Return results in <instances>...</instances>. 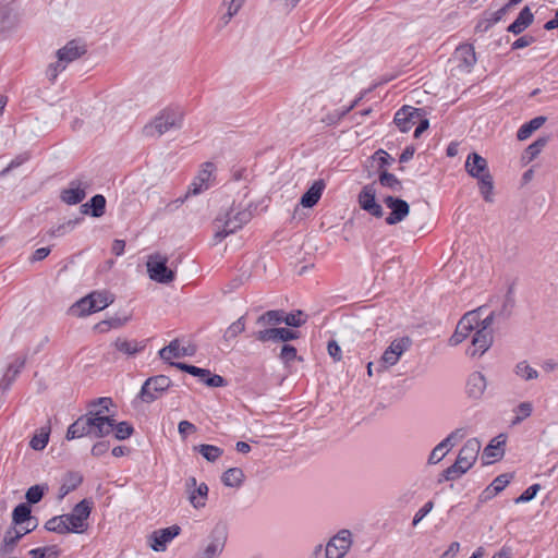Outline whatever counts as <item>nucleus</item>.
Masks as SVG:
<instances>
[{
  "instance_id": "nucleus-1",
  "label": "nucleus",
  "mask_w": 558,
  "mask_h": 558,
  "mask_svg": "<svg viewBox=\"0 0 558 558\" xmlns=\"http://www.w3.org/2000/svg\"><path fill=\"white\" fill-rule=\"evenodd\" d=\"M465 171L477 180L481 195L487 203L494 202V180L487 160L477 153H471L465 160Z\"/></svg>"
},
{
  "instance_id": "nucleus-2",
  "label": "nucleus",
  "mask_w": 558,
  "mask_h": 558,
  "mask_svg": "<svg viewBox=\"0 0 558 558\" xmlns=\"http://www.w3.org/2000/svg\"><path fill=\"white\" fill-rule=\"evenodd\" d=\"M184 113L180 108H165L151 122L146 124L143 132L146 136H161L170 130L182 128Z\"/></svg>"
},
{
  "instance_id": "nucleus-3",
  "label": "nucleus",
  "mask_w": 558,
  "mask_h": 558,
  "mask_svg": "<svg viewBox=\"0 0 558 558\" xmlns=\"http://www.w3.org/2000/svg\"><path fill=\"white\" fill-rule=\"evenodd\" d=\"M171 384V379L166 375L149 377L142 385L138 398L145 403H151L167 391Z\"/></svg>"
},
{
  "instance_id": "nucleus-4",
  "label": "nucleus",
  "mask_w": 558,
  "mask_h": 558,
  "mask_svg": "<svg viewBox=\"0 0 558 558\" xmlns=\"http://www.w3.org/2000/svg\"><path fill=\"white\" fill-rule=\"evenodd\" d=\"M168 258L160 254L148 257L146 266L149 278L159 283H170L174 280V271L167 266Z\"/></svg>"
},
{
  "instance_id": "nucleus-5",
  "label": "nucleus",
  "mask_w": 558,
  "mask_h": 558,
  "mask_svg": "<svg viewBox=\"0 0 558 558\" xmlns=\"http://www.w3.org/2000/svg\"><path fill=\"white\" fill-rule=\"evenodd\" d=\"M349 530L339 531L325 547V558H343L352 544Z\"/></svg>"
},
{
  "instance_id": "nucleus-6",
  "label": "nucleus",
  "mask_w": 558,
  "mask_h": 558,
  "mask_svg": "<svg viewBox=\"0 0 558 558\" xmlns=\"http://www.w3.org/2000/svg\"><path fill=\"white\" fill-rule=\"evenodd\" d=\"M466 435L464 428H457L452 430L445 439H442L429 453L428 463L436 464L440 462L449 450L462 440Z\"/></svg>"
},
{
  "instance_id": "nucleus-7",
  "label": "nucleus",
  "mask_w": 558,
  "mask_h": 558,
  "mask_svg": "<svg viewBox=\"0 0 558 558\" xmlns=\"http://www.w3.org/2000/svg\"><path fill=\"white\" fill-rule=\"evenodd\" d=\"M256 340L265 342H288L300 337V332L286 327L264 328L254 332Z\"/></svg>"
},
{
  "instance_id": "nucleus-8",
  "label": "nucleus",
  "mask_w": 558,
  "mask_h": 558,
  "mask_svg": "<svg viewBox=\"0 0 558 558\" xmlns=\"http://www.w3.org/2000/svg\"><path fill=\"white\" fill-rule=\"evenodd\" d=\"M357 202L360 207L369 215L376 218L384 216V209L376 201L375 183H368L362 187L357 195Z\"/></svg>"
},
{
  "instance_id": "nucleus-9",
  "label": "nucleus",
  "mask_w": 558,
  "mask_h": 558,
  "mask_svg": "<svg viewBox=\"0 0 558 558\" xmlns=\"http://www.w3.org/2000/svg\"><path fill=\"white\" fill-rule=\"evenodd\" d=\"M114 418L105 415L102 410H90V437L102 438L112 433Z\"/></svg>"
},
{
  "instance_id": "nucleus-10",
  "label": "nucleus",
  "mask_w": 558,
  "mask_h": 558,
  "mask_svg": "<svg viewBox=\"0 0 558 558\" xmlns=\"http://www.w3.org/2000/svg\"><path fill=\"white\" fill-rule=\"evenodd\" d=\"M384 204L390 209V213L385 220L389 226L403 221L410 213L409 204L402 198L386 196L384 198Z\"/></svg>"
},
{
  "instance_id": "nucleus-11",
  "label": "nucleus",
  "mask_w": 558,
  "mask_h": 558,
  "mask_svg": "<svg viewBox=\"0 0 558 558\" xmlns=\"http://www.w3.org/2000/svg\"><path fill=\"white\" fill-rule=\"evenodd\" d=\"M421 116H424V109L403 106L395 113L393 122L402 133H407Z\"/></svg>"
},
{
  "instance_id": "nucleus-12",
  "label": "nucleus",
  "mask_w": 558,
  "mask_h": 558,
  "mask_svg": "<svg viewBox=\"0 0 558 558\" xmlns=\"http://www.w3.org/2000/svg\"><path fill=\"white\" fill-rule=\"evenodd\" d=\"M411 340L408 337L393 340L384 351L380 365L385 368L398 363L401 355L410 348Z\"/></svg>"
},
{
  "instance_id": "nucleus-13",
  "label": "nucleus",
  "mask_w": 558,
  "mask_h": 558,
  "mask_svg": "<svg viewBox=\"0 0 558 558\" xmlns=\"http://www.w3.org/2000/svg\"><path fill=\"white\" fill-rule=\"evenodd\" d=\"M474 324H478V315L476 312L466 313L458 323L453 335L449 339L450 345H458L464 341L470 332L474 330Z\"/></svg>"
},
{
  "instance_id": "nucleus-14",
  "label": "nucleus",
  "mask_w": 558,
  "mask_h": 558,
  "mask_svg": "<svg viewBox=\"0 0 558 558\" xmlns=\"http://www.w3.org/2000/svg\"><path fill=\"white\" fill-rule=\"evenodd\" d=\"M180 532L181 527L177 524L154 531L149 536L150 547L155 551L166 550L168 543L177 537Z\"/></svg>"
},
{
  "instance_id": "nucleus-15",
  "label": "nucleus",
  "mask_w": 558,
  "mask_h": 558,
  "mask_svg": "<svg viewBox=\"0 0 558 558\" xmlns=\"http://www.w3.org/2000/svg\"><path fill=\"white\" fill-rule=\"evenodd\" d=\"M480 450L481 442L476 438L468 439L460 449L456 461L464 470L469 471L475 463Z\"/></svg>"
},
{
  "instance_id": "nucleus-16",
  "label": "nucleus",
  "mask_w": 558,
  "mask_h": 558,
  "mask_svg": "<svg viewBox=\"0 0 558 558\" xmlns=\"http://www.w3.org/2000/svg\"><path fill=\"white\" fill-rule=\"evenodd\" d=\"M215 170L213 162H205L198 174L189 186L187 195H198L210 186V180Z\"/></svg>"
},
{
  "instance_id": "nucleus-17",
  "label": "nucleus",
  "mask_w": 558,
  "mask_h": 558,
  "mask_svg": "<svg viewBox=\"0 0 558 558\" xmlns=\"http://www.w3.org/2000/svg\"><path fill=\"white\" fill-rule=\"evenodd\" d=\"M493 343L492 330L485 327L476 328L472 338V345L468 349V354L474 356L485 353Z\"/></svg>"
},
{
  "instance_id": "nucleus-18",
  "label": "nucleus",
  "mask_w": 558,
  "mask_h": 558,
  "mask_svg": "<svg viewBox=\"0 0 558 558\" xmlns=\"http://www.w3.org/2000/svg\"><path fill=\"white\" fill-rule=\"evenodd\" d=\"M453 59L461 71L471 72L476 63L474 47L470 44L459 45L453 52Z\"/></svg>"
},
{
  "instance_id": "nucleus-19",
  "label": "nucleus",
  "mask_w": 558,
  "mask_h": 558,
  "mask_svg": "<svg viewBox=\"0 0 558 558\" xmlns=\"http://www.w3.org/2000/svg\"><path fill=\"white\" fill-rule=\"evenodd\" d=\"M87 184L80 180H72L69 187L61 191L60 198L68 205H76L86 196Z\"/></svg>"
},
{
  "instance_id": "nucleus-20",
  "label": "nucleus",
  "mask_w": 558,
  "mask_h": 558,
  "mask_svg": "<svg viewBox=\"0 0 558 558\" xmlns=\"http://www.w3.org/2000/svg\"><path fill=\"white\" fill-rule=\"evenodd\" d=\"M487 387L486 377L481 372H473L466 380L465 391L469 398L480 400Z\"/></svg>"
},
{
  "instance_id": "nucleus-21",
  "label": "nucleus",
  "mask_w": 558,
  "mask_h": 558,
  "mask_svg": "<svg viewBox=\"0 0 558 558\" xmlns=\"http://www.w3.org/2000/svg\"><path fill=\"white\" fill-rule=\"evenodd\" d=\"M26 363L25 356L15 357L7 368V372L0 379V391L5 392L10 389L16 377L20 375Z\"/></svg>"
},
{
  "instance_id": "nucleus-22",
  "label": "nucleus",
  "mask_w": 558,
  "mask_h": 558,
  "mask_svg": "<svg viewBox=\"0 0 558 558\" xmlns=\"http://www.w3.org/2000/svg\"><path fill=\"white\" fill-rule=\"evenodd\" d=\"M197 482L195 477H189L186 480V487H195L192 492H190V502L195 509L204 508L206 505L207 496H208V486L206 483H201L197 487Z\"/></svg>"
},
{
  "instance_id": "nucleus-23",
  "label": "nucleus",
  "mask_w": 558,
  "mask_h": 558,
  "mask_svg": "<svg viewBox=\"0 0 558 558\" xmlns=\"http://www.w3.org/2000/svg\"><path fill=\"white\" fill-rule=\"evenodd\" d=\"M505 445L504 435H499L490 440L484 448L482 453V462L484 465H489L499 460L504 456L502 446Z\"/></svg>"
},
{
  "instance_id": "nucleus-24",
  "label": "nucleus",
  "mask_w": 558,
  "mask_h": 558,
  "mask_svg": "<svg viewBox=\"0 0 558 558\" xmlns=\"http://www.w3.org/2000/svg\"><path fill=\"white\" fill-rule=\"evenodd\" d=\"M90 410L82 416H80L75 422H73L66 430V439H75L84 436L90 437Z\"/></svg>"
},
{
  "instance_id": "nucleus-25",
  "label": "nucleus",
  "mask_w": 558,
  "mask_h": 558,
  "mask_svg": "<svg viewBox=\"0 0 558 558\" xmlns=\"http://www.w3.org/2000/svg\"><path fill=\"white\" fill-rule=\"evenodd\" d=\"M195 352L193 347H182L180 348L179 340H172L167 347H163L159 351V356L163 361H170L171 359H179L182 356L193 355Z\"/></svg>"
},
{
  "instance_id": "nucleus-26",
  "label": "nucleus",
  "mask_w": 558,
  "mask_h": 558,
  "mask_svg": "<svg viewBox=\"0 0 558 558\" xmlns=\"http://www.w3.org/2000/svg\"><path fill=\"white\" fill-rule=\"evenodd\" d=\"M512 475L504 473L498 475L480 495L481 501H487L505 489Z\"/></svg>"
},
{
  "instance_id": "nucleus-27",
  "label": "nucleus",
  "mask_w": 558,
  "mask_h": 558,
  "mask_svg": "<svg viewBox=\"0 0 558 558\" xmlns=\"http://www.w3.org/2000/svg\"><path fill=\"white\" fill-rule=\"evenodd\" d=\"M85 52V46H81L75 40H71L57 51V58L68 65V63L76 60Z\"/></svg>"
},
{
  "instance_id": "nucleus-28",
  "label": "nucleus",
  "mask_w": 558,
  "mask_h": 558,
  "mask_svg": "<svg viewBox=\"0 0 558 558\" xmlns=\"http://www.w3.org/2000/svg\"><path fill=\"white\" fill-rule=\"evenodd\" d=\"M325 189V182L323 180L315 181L312 186L302 195L300 205L305 208H312L315 206L322 197Z\"/></svg>"
},
{
  "instance_id": "nucleus-29",
  "label": "nucleus",
  "mask_w": 558,
  "mask_h": 558,
  "mask_svg": "<svg viewBox=\"0 0 558 558\" xmlns=\"http://www.w3.org/2000/svg\"><path fill=\"white\" fill-rule=\"evenodd\" d=\"M114 348L117 351L128 355L134 356L135 354L144 351L146 348V341H137V340H129L125 338H118L114 343Z\"/></svg>"
},
{
  "instance_id": "nucleus-30",
  "label": "nucleus",
  "mask_w": 558,
  "mask_h": 558,
  "mask_svg": "<svg viewBox=\"0 0 558 558\" xmlns=\"http://www.w3.org/2000/svg\"><path fill=\"white\" fill-rule=\"evenodd\" d=\"M232 211H227L223 218H217V221L222 222V228L218 229L214 234L215 243H219L225 240L228 235L234 233L241 229L240 225L231 217Z\"/></svg>"
},
{
  "instance_id": "nucleus-31",
  "label": "nucleus",
  "mask_w": 558,
  "mask_h": 558,
  "mask_svg": "<svg viewBox=\"0 0 558 558\" xmlns=\"http://www.w3.org/2000/svg\"><path fill=\"white\" fill-rule=\"evenodd\" d=\"M106 198L101 194L94 195L87 203L81 206L83 214L90 215L92 217L99 218L106 211Z\"/></svg>"
},
{
  "instance_id": "nucleus-32",
  "label": "nucleus",
  "mask_w": 558,
  "mask_h": 558,
  "mask_svg": "<svg viewBox=\"0 0 558 558\" xmlns=\"http://www.w3.org/2000/svg\"><path fill=\"white\" fill-rule=\"evenodd\" d=\"M83 482V476L80 472H68L59 488V499H63L68 494L75 490Z\"/></svg>"
},
{
  "instance_id": "nucleus-33",
  "label": "nucleus",
  "mask_w": 558,
  "mask_h": 558,
  "mask_svg": "<svg viewBox=\"0 0 558 558\" xmlns=\"http://www.w3.org/2000/svg\"><path fill=\"white\" fill-rule=\"evenodd\" d=\"M23 537V534H17L16 526H10L4 534L2 544L0 546V555L5 557L13 553L17 543Z\"/></svg>"
},
{
  "instance_id": "nucleus-34",
  "label": "nucleus",
  "mask_w": 558,
  "mask_h": 558,
  "mask_svg": "<svg viewBox=\"0 0 558 558\" xmlns=\"http://www.w3.org/2000/svg\"><path fill=\"white\" fill-rule=\"evenodd\" d=\"M283 310L267 311L257 317L256 325L263 326L265 328H268L267 326H270L269 328L276 327L277 325L283 323Z\"/></svg>"
},
{
  "instance_id": "nucleus-35",
  "label": "nucleus",
  "mask_w": 558,
  "mask_h": 558,
  "mask_svg": "<svg viewBox=\"0 0 558 558\" xmlns=\"http://www.w3.org/2000/svg\"><path fill=\"white\" fill-rule=\"evenodd\" d=\"M32 517V508L26 502L19 504L12 512L13 526L23 525L26 521H34Z\"/></svg>"
},
{
  "instance_id": "nucleus-36",
  "label": "nucleus",
  "mask_w": 558,
  "mask_h": 558,
  "mask_svg": "<svg viewBox=\"0 0 558 558\" xmlns=\"http://www.w3.org/2000/svg\"><path fill=\"white\" fill-rule=\"evenodd\" d=\"M93 313H95V310L89 294L80 299L70 307V314L76 317H85Z\"/></svg>"
},
{
  "instance_id": "nucleus-37",
  "label": "nucleus",
  "mask_w": 558,
  "mask_h": 558,
  "mask_svg": "<svg viewBox=\"0 0 558 558\" xmlns=\"http://www.w3.org/2000/svg\"><path fill=\"white\" fill-rule=\"evenodd\" d=\"M222 483L228 487H240L244 481V472L240 468H231L223 472Z\"/></svg>"
},
{
  "instance_id": "nucleus-38",
  "label": "nucleus",
  "mask_w": 558,
  "mask_h": 558,
  "mask_svg": "<svg viewBox=\"0 0 558 558\" xmlns=\"http://www.w3.org/2000/svg\"><path fill=\"white\" fill-rule=\"evenodd\" d=\"M93 301V307L96 312L105 310L113 302V296L107 291H94L89 293Z\"/></svg>"
},
{
  "instance_id": "nucleus-39",
  "label": "nucleus",
  "mask_w": 558,
  "mask_h": 558,
  "mask_svg": "<svg viewBox=\"0 0 558 558\" xmlns=\"http://www.w3.org/2000/svg\"><path fill=\"white\" fill-rule=\"evenodd\" d=\"M61 518H63L64 524L66 525V533L82 534L88 527V523H83L73 513L61 514Z\"/></svg>"
},
{
  "instance_id": "nucleus-40",
  "label": "nucleus",
  "mask_w": 558,
  "mask_h": 558,
  "mask_svg": "<svg viewBox=\"0 0 558 558\" xmlns=\"http://www.w3.org/2000/svg\"><path fill=\"white\" fill-rule=\"evenodd\" d=\"M48 490L49 486L47 484L31 486L25 494L26 504L29 506L38 504Z\"/></svg>"
},
{
  "instance_id": "nucleus-41",
  "label": "nucleus",
  "mask_w": 558,
  "mask_h": 558,
  "mask_svg": "<svg viewBox=\"0 0 558 558\" xmlns=\"http://www.w3.org/2000/svg\"><path fill=\"white\" fill-rule=\"evenodd\" d=\"M245 0H223L222 4L227 7V12L221 16V27L229 24L231 19L240 11Z\"/></svg>"
},
{
  "instance_id": "nucleus-42",
  "label": "nucleus",
  "mask_w": 558,
  "mask_h": 558,
  "mask_svg": "<svg viewBox=\"0 0 558 558\" xmlns=\"http://www.w3.org/2000/svg\"><path fill=\"white\" fill-rule=\"evenodd\" d=\"M379 183L393 192H401L403 189L401 181L393 173H390L387 170L380 171Z\"/></svg>"
},
{
  "instance_id": "nucleus-43",
  "label": "nucleus",
  "mask_w": 558,
  "mask_h": 558,
  "mask_svg": "<svg viewBox=\"0 0 558 558\" xmlns=\"http://www.w3.org/2000/svg\"><path fill=\"white\" fill-rule=\"evenodd\" d=\"M514 308L513 286H510L499 311H496L497 318H508Z\"/></svg>"
},
{
  "instance_id": "nucleus-44",
  "label": "nucleus",
  "mask_w": 558,
  "mask_h": 558,
  "mask_svg": "<svg viewBox=\"0 0 558 558\" xmlns=\"http://www.w3.org/2000/svg\"><path fill=\"white\" fill-rule=\"evenodd\" d=\"M112 433L118 440H125L134 433V427L126 421L117 422L114 420V426H112Z\"/></svg>"
},
{
  "instance_id": "nucleus-45",
  "label": "nucleus",
  "mask_w": 558,
  "mask_h": 558,
  "mask_svg": "<svg viewBox=\"0 0 558 558\" xmlns=\"http://www.w3.org/2000/svg\"><path fill=\"white\" fill-rule=\"evenodd\" d=\"M81 221L82 218L68 220L56 228H51L48 231V234L52 238L63 236L66 233L71 232Z\"/></svg>"
},
{
  "instance_id": "nucleus-46",
  "label": "nucleus",
  "mask_w": 558,
  "mask_h": 558,
  "mask_svg": "<svg viewBox=\"0 0 558 558\" xmlns=\"http://www.w3.org/2000/svg\"><path fill=\"white\" fill-rule=\"evenodd\" d=\"M196 450L209 462H215L223 453V450L221 448L214 446V445H205V444L196 447Z\"/></svg>"
},
{
  "instance_id": "nucleus-47",
  "label": "nucleus",
  "mask_w": 558,
  "mask_h": 558,
  "mask_svg": "<svg viewBox=\"0 0 558 558\" xmlns=\"http://www.w3.org/2000/svg\"><path fill=\"white\" fill-rule=\"evenodd\" d=\"M49 434H50L49 427H41L40 430L32 437V439L29 441V446L34 450H43L44 448H46V446L48 444Z\"/></svg>"
},
{
  "instance_id": "nucleus-48",
  "label": "nucleus",
  "mask_w": 558,
  "mask_h": 558,
  "mask_svg": "<svg viewBox=\"0 0 558 558\" xmlns=\"http://www.w3.org/2000/svg\"><path fill=\"white\" fill-rule=\"evenodd\" d=\"M245 330V316H241L235 322H233L225 331L223 339L226 341L233 340Z\"/></svg>"
},
{
  "instance_id": "nucleus-49",
  "label": "nucleus",
  "mask_w": 558,
  "mask_h": 558,
  "mask_svg": "<svg viewBox=\"0 0 558 558\" xmlns=\"http://www.w3.org/2000/svg\"><path fill=\"white\" fill-rule=\"evenodd\" d=\"M222 549L223 543L219 539H213L195 558H217Z\"/></svg>"
},
{
  "instance_id": "nucleus-50",
  "label": "nucleus",
  "mask_w": 558,
  "mask_h": 558,
  "mask_svg": "<svg viewBox=\"0 0 558 558\" xmlns=\"http://www.w3.org/2000/svg\"><path fill=\"white\" fill-rule=\"evenodd\" d=\"M90 512L92 502L87 499H83L74 506L71 513L76 515L83 523H87V519L89 518Z\"/></svg>"
},
{
  "instance_id": "nucleus-51",
  "label": "nucleus",
  "mask_w": 558,
  "mask_h": 558,
  "mask_svg": "<svg viewBox=\"0 0 558 558\" xmlns=\"http://www.w3.org/2000/svg\"><path fill=\"white\" fill-rule=\"evenodd\" d=\"M283 323L289 327L298 328L306 323V315L300 310L291 313L284 312Z\"/></svg>"
},
{
  "instance_id": "nucleus-52",
  "label": "nucleus",
  "mask_w": 558,
  "mask_h": 558,
  "mask_svg": "<svg viewBox=\"0 0 558 558\" xmlns=\"http://www.w3.org/2000/svg\"><path fill=\"white\" fill-rule=\"evenodd\" d=\"M128 317H110L109 319L98 323L95 328L98 329L100 332H107L111 328L122 327L128 322Z\"/></svg>"
},
{
  "instance_id": "nucleus-53",
  "label": "nucleus",
  "mask_w": 558,
  "mask_h": 558,
  "mask_svg": "<svg viewBox=\"0 0 558 558\" xmlns=\"http://www.w3.org/2000/svg\"><path fill=\"white\" fill-rule=\"evenodd\" d=\"M31 159V154L28 151H24L15 156L11 162L0 171V177L8 175L12 170L19 168Z\"/></svg>"
},
{
  "instance_id": "nucleus-54",
  "label": "nucleus",
  "mask_w": 558,
  "mask_h": 558,
  "mask_svg": "<svg viewBox=\"0 0 558 558\" xmlns=\"http://www.w3.org/2000/svg\"><path fill=\"white\" fill-rule=\"evenodd\" d=\"M468 471L464 470L460 464H458L457 461L449 468L442 471L441 476L442 478L439 480V482L444 481H454L465 474Z\"/></svg>"
},
{
  "instance_id": "nucleus-55",
  "label": "nucleus",
  "mask_w": 558,
  "mask_h": 558,
  "mask_svg": "<svg viewBox=\"0 0 558 558\" xmlns=\"http://www.w3.org/2000/svg\"><path fill=\"white\" fill-rule=\"evenodd\" d=\"M521 1L522 0H509V2L507 4H505L504 7H501L499 10L490 13V17L487 19V23L484 26V29H487L490 25L499 22L504 17V15L506 14V12L508 11L509 8L520 3Z\"/></svg>"
},
{
  "instance_id": "nucleus-56",
  "label": "nucleus",
  "mask_w": 558,
  "mask_h": 558,
  "mask_svg": "<svg viewBox=\"0 0 558 558\" xmlns=\"http://www.w3.org/2000/svg\"><path fill=\"white\" fill-rule=\"evenodd\" d=\"M45 529L57 534H66V525L61 515H56L45 523Z\"/></svg>"
},
{
  "instance_id": "nucleus-57",
  "label": "nucleus",
  "mask_w": 558,
  "mask_h": 558,
  "mask_svg": "<svg viewBox=\"0 0 558 558\" xmlns=\"http://www.w3.org/2000/svg\"><path fill=\"white\" fill-rule=\"evenodd\" d=\"M359 99L354 100L351 106L343 110H335L326 116L323 120L328 125L337 124L342 118H344L357 104Z\"/></svg>"
},
{
  "instance_id": "nucleus-58",
  "label": "nucleus",
  "mask_w": 558,
  "mask_h": 558,
  "mask_svg": "<svg viewBox=\"0 0 558 558\" xmlns=\"http://www.w3.org/2000/svg\"><path fill=\"white\" fill-rule=\"evenodd\" d=\"M548 137L542 136L537 138L535 142H533L531 145L527 146L526 151L529 154V160L535 159L539 153L543 150V148L547 145Z\"/></svg>"
},
{
  "instance_id": "nucleus-59",
  "label": "nucleus",
  "mask_w": 558,
  "mask_h": 558,
  "mask_svg": "<svg viewBox=\"0 0 558 558\" xmlns=\"http://www.w3.org/2000/svg\"><path fill=\"white\" fill-rule=\"evenodd\" d=\"M66 68V64L59 59L56 62H52L48 65L46 70V76L49 80L51 84H53L58 77V75L64 71Z\"/></svg>"
},
{
  "instance_id": "nucleus-60",
  "label": "nucleus",
  "mask_w": 558,
  "mask_h": 558,
  "mask_svg": "<svg viewBox=\"0 0 558 558\" xmlns=\"http://www.w3.org/2000/svg\"><path fill=\"white\" fill-rule=\"evenodd\" d=\"M113 404V401L109 397H100L93 399L88 402V410H102L104 414L109 412V408Z\"/></svg>"
},
{
  "instance_id": "nucleus-61",
  "label": "nucleus",
  "mask_w": 558,
  "mask_h": 558,
  "mask_svg": "<svg viewBox=\"0 0 558 558\" xmlns=\"http://www.w3.org/2000/svg\"><path fill=\"white\" fill-rule=\"evenodd\" d=\"M12 9L9 5L0 7V33L12 26Z\"/></svg>"
},
{
  "instance_id": "nucleus-62",
  "label": "nucleus",
  "mask_w": 558,
  "mask_h": 558,
  "mask_svg": "<svg viewBox=\"0 0 558 558\" xmlns=\"http://www.w3.org/2000/svg\"><path fill=\"white\" fill-rule=\"evenodd\" d=\"M279 357L282 361V363L289 364L298 357V351L295 347H293L292 344L284 343L281 347Z\"/></svg>"
},
{
  "instance_id": "nucleus-63",
  "label": "nucleus",
  "mask_w": 558,
  "mask_h": 558,
  "mask_svg": "<svg viewBox=\"0 0 558 558\" xmlns=\"http://www.w3.org/2000/svg\"><path fill=\"white\" fill-rule=\"evenodd\" d=\"M229 211H232L231 217L233 218V220L235 222H238L240 225V227H243L244 225H246L248 221H251V219L253 217L252 210L248 208H245L243 210H238V211H235L234 208H231Z\"/></svg>"
},
{
  "instance_id": "nucleus-64",
  "label": "nucleus",
  "mask_w": 558,
  "mask_h": 558,
  "mask_svg": "<svg viewBox=\"0 0 558 558\" xmlns=\"http://www.w3.org/2000/svg\"><path fill=\"white\" fill-rule=\"evenodd\" d=\"M546 122V117L539 116L532 119L529 123L525 124V138L530 137L535 131L541 129Z\"/></svg>"
}]
</instances>
